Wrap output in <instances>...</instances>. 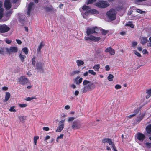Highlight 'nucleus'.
Masks as SVG:
<instances>
[{"label":"nucleus","mask_w":151,"mask_h":151,"mask_svg":"<svg viewBox=\"0 0 151 151\" xmlns=\"http://www.w3.org/2000/svg\"><path fill=\"white\" fill-rule=\"evenodd\" d=\"M88 73H89L88 72V71H86L83 74V76H88Z\"/></svg>","instance_id":"5fc2aeb1"},{"label":"nucleus","mask_w":151,"mask_h":151,"mask_svg":"<svg viewBox=\"0 0 151 151\" xmlns=\"http://www.w3.org/2000/svg\"><path fill=\"white\" fill-rule=\"evenodd\" d=\"M4 6L6 9L7 10H9L10 8L12 6V5L9 0H6L4 2Z\"/></svg>","instance_id":"dca6fc26"},{"label":"nucleus","mask_w":151,"mask_h":151,"mask_svg":"<svg viewBox=\"0 0 151 151\" xmlns=\"http://www.w3.org/2000/svg\"><path fill=\"white\" fill-rule=\"evenodd\" d=\"M109 4L106 1H101L95 4V5L100 8H104L108 6Z\"/></svg>","instance_id":"0eeeda50"},{"label":"nucleus","mask_w":151,"mask_h":151,"mask_svg":"<svg viewBox=\"0 0 151 151\" xmlns=\"http://www.w3.org/2000/svg\"><path fill=\"white\" fill-rule=\"evenodd\" d=\"M4 53V48L2 47H0V54L3 55Z\"/></svg>","instance_id":"a19ab883"},{"label":"nucleus","mask_w":151,"mask_h":151,"mask_svg":"<svg viewBox=\"0 0 151 151\" xmlns=\"http://www.w3.org/2000/svg\"><path fill=\"white\" fill-rule=\"evenodd\" d=\"M19 106L21 108H24L26 107L27 106V105L25 104H19Z\"/></svg>","instance_id":"ea45409f"},{"label":"nucleus","mask_w":151,"mask_h":151,"mask_svg":"<svg viewBox=\"0 0 151 151\" xmlns=\"http://www.w3.org/2000/svg\"><path fill=\"white\" fill-rule=\"evenodd\" d=\"M43 130L46 131H48L49 130V128L47 127H44L43 129Z\"/></svg>","instance_id":"603ef678"},{"label":"nucleus","mask_w":151,"mask_h":151,"mask_svg":"<svg viewBox=\"0 0 151 151\" xmlns=\"http://www.w3.org/2000/svg\"><path fill=\"white\" fill-rule=\"evenodd\" d=\"M115 88L116 89H120L121 88V86L119 84H117L115 86Z\"/></svg>","instance_id":"37998d69"},{"label":"nucleus","mask_w":151,"mask_h":151,"mask_svg":"<svg viewBox=\"0 0 151 151\" xmlns=\"http://www.w3.org/2000/svg\"><path fill=\"white\" fill-rule=\"evenodd\" d=\"M125 26H129L132 28H134V24L131 22H129L127 24H126Z\"/></svg>","instance_id":"f704fd0d"},{"label":"nucleus","mask_w":151,"mask_h":151,"mask_svg":"<svg viewBox=\"0 0 151 151\" xmlns=\"http://www.w3.org/2000/svg\"><path fill=\"white\" fill-rule=\"evenodd\" d=\"M136 11L137 12L140 13H141V14L142 13L144 12L143 11L139 9H137Z\"/></svg>","instance_id":"864d4df0"},{"label":"nucleus","mask_w":151,"mask_h":151,"mask_svg":"<svg viewBox=\"0 0 151 151\" xmlns=\"http://www.w3.org/2000/svg\"><path fill=\"white\" fill-rule=\"evenodd\" d=\"M14 106L11 107L9 109V111L11 112H16V110L14 109Z\"/></svg>","instance_id":"4c0bfd02"},{"label":"nucleus","mask_w":151,"mask_h":151,"mask_svg":"<svg viewBox=\"0 0 151 151\" xmlns=\"http://www.w3.org/2000/svg\"><path fill=\"white\" fill-rule=\"evenodd\" d=\"M100 68V65L99 64H97L95 65L94 66H93V68L95 71H98L99 70Z\"/></svg>","instance_id":"b1692460"},{"label":"nucleus","mask_w":151,"mask_h":151,"mask_svg":"<svg viewBox=\"0 0 151 151\" xmlns=\"http://www.w3.org/2000/svg\"><path fill=\"white\" fill-rule=\"evenodd\" d=\"M114 78L113 76L111 74H109L107 77V78L110 81H112Z\"/></svg>","instance_id":"7c9ffc66"},{"label":"nucleus","mask_w":151,"mask_h":151,"mask_svg":"<svg viewBox=\"0 0 151 151\" xmlns=\"http://www.w3.org/2000/svg\"><path fill=\"white\" fill-rule=\"evenodd\" d=\"M100 37H96L93 35H91L87 37L86 36L84 38L85 40L86 41L94 42H98L100 40Z\"/></svg>","instance_id":"423d86ee"},{"label":"nucleus","mask_w":151,"mask_h":151,"mask_svg":"<svg viewBox=\"0 0 151 151\" xmlns=\"http://www.w3.org/2000/svg\"><path fill=\"white\" fill-rule=\"evenodd\" d=\"M145 115V112L142 113L140 115H139V116L138 117V120L139 121H141L142 120L143 118L144 117Z\"/></svg>","instance_id":"bb28decb"},{"label":"nucleus","mask_w":151,"mask_h":151,"mask_svg":"<svg viewBox=\"0 0 151 151\" xmlns=\"http://www.w3.org/2000/svg\"><path fill=\"white\" fill-rule=\"evenodd\" d=\"M22 50L23 52L26 55H27L28 53V49L27 47H24L22 49Z\"/></svg>","instance_id":"c9c22d12"},{"label":"nucleus","mask_w":151,"mask_h":151,"mask_svg":"<svg viewBox=\"0 0 151 151\" xmlns=\"http://www.w3.org/2000/svg\"><path fill=\"white\" fill-rule=\"evenodd\" d=\"M18 118L19 119L20 121L23 122L24 120L26 119V116H20L18 117Z\"/></svg>","instance_id":"cd10ccee"},{"label":"nucleus","mask_w":151,"mask_h":151,"mask_svg":"<svg viewBox=\"0 0 151 151\" xmlns=\"http://www.w3.org/2000/svg\"><path fill=\"white\" fill-rule=\"evenodd\" d=\"M81 13L84 18H86L90 14H98V11L95 9H91L90 7L86 5H84L80 9Z\"/></svg>","instance_id":"f257e3e1"},{"label":"nucleus","mask_w":151,"mask_h":151,"mask_svg":"<svg viewBox=\"0 0 151 151\" xmlns=\"http://www.w3.org/2000/svg\"><path fill=\"white\" fill-rule=\"evenodd\" d=\"M8 89V88L6 86H4L2 87V89L3 91H6Z\"/></svg>","instance_id":"052dcab7"},{"label":"nucleus","mask_w":151,"mask_h":151,"mask_svg":"<svg viewBox=\"0 0 151 151\" xmlns=\"http://www.w3.org/2000/svg\"><path fill=\"white\" fill-rule=\"evenodd\" d=\"M39 137L38 136H35L34 137L33 141L34 144L36 145L37 144V141L39 139Z\"/></svg>","instance_id":"473e14b6"},{"label":"nucleus","mask_w":151,"mask_h":151,"mask_svg":"<svg viewBox=\"0 0 151 151\" xmlns=\"http://www.w3.org/2000/svg\"><path fill=\"white\" fill-rule=\"evenodd\" d=\"M4 9H0V22L2 21H5L8 20L13 12L12 10H7L4 15Z\"/></svg>","instance_id":"f03ea898"},{"label":"nucleus","mask_w":151,"mask_h":151,"mask_svg":"<svg viewBox=\"0 0 151 151\" xmlns=\"http://www.w3.org/2000/svg\"><path fill=\"white\" fill-rule=\"evenodd\" d=\"M145 145L147 147L150 148L151 147V143L147 142L145 143Z\"/></svg>","instance_id":"c03bdc74"},{"label":"nucleus","mask_w":151,"mask_h":151,"mask_svg":"<svg viewBox=\"0 0 151 151\" xmlns=\"http://www.w3.org/2000/svg\"><path fill=\"white\" fill-rule=\"evenodd\" d=\"M5 50L7 53H11L17 52L18 49L17 47L14 46L11 47L9 48H6Z\"/></svg>","instance_id":"9b49d317"},{"label":"nucleus","mask_w":151,"mask_h":151,"mask_svg":"<svg viewBox=\"0 0 151 151\" xmlns=\"http://www.w3.org/2000/svg\"><path fill=\"white\" fill-rule=\"evenodd\" d=\"M102 34L105 35L107 33V32L106 31L102 30Z\"/></svg>","instance_id":"e2e57ef3"},{"label":"nucleus","mask_w":151,"mask_h":151,"mask_svg":"<svg viewBox=\"0 0 151 151\" xmlns=\"http://www.w3.org/2000/svg\"><path fill=\"white\" fill-rule=\"evenodd\" d=\"M35 57H34L32 60V64L34 65H35Z\"/></svg>","instance_id":"a18cd8bd"},{"label":"nucleus","mask_w":151,"mask_h":151,"mask_svg":"<svg viewBox=\"0 0 151 151\" xmlns=\"http://www.w3.org/2000/svg\"><path fill=\"white\" fill-rule=\"evenodd\" d=\"M147 45L148 47H151V42H150L147 43Z\"/></svg>","instance_id":"774afa93"},{"label":"nucleus","mask_w":151,"mask_h":151,"mask_svg":"<svg viewBox=\"0 0 151 151\" xmlns=\"http://www.w3.org/2000/svg\"><path fill=\"white\" fill-rule=\"evenodd\" d=\"M64 125L59 124V125L56 130V132H61L64 128Z\"/></svg>","instance_id":"aec40b11"},{"label":"nucleus","mask_w":151,"mask_h":151,"mask_svg":"<svg viewBox=\"0 0 151 151\" xmlns=\"http://www.w3.org/2000/svg\"><path fill=\"white\" fill-rule=\"evenodd\" d=\"M134 53L138 57H141V56L140 54L137 51H135Z\"/></svg>","instance_id":"de8ad7c7"},{"label":"nucleus","mask_w":151,"mask_h":151,"mask_svg":"<svg viewBox=\"0 0 151 151\" xmlns=\"http://www.w3.org/2000/svg\"><path fill=\"white\" fill-rule=\"evenodd\" d=\"M45 10L47 12H51L54 11V9L51 5H49L48 6H46L44 7Z\"/></svg>","instance_id":"6ab92c4d"},{"label":"nucleus","mask_w":151,"mask_h":151,"mask_svg":"<svg viewBox=\"0 0 151 151\" xmlns=\"http://www.w3.org/2000/svg\"><path fill=\"white\" fill-rule=\"evenodd\" d=\"M137 42H133L132 43V46L133 47L136 46L137 45Z\"/></svg>","instance_id":"bf43d9fd"},{"label":"nucleus","mask_w":151,"mask_h":151,"mask_svg":"<svg viewBox=\"0 0 151 151\" xmlns=\"http://www.w3.org/2000/svg\"><path fill=\"white\" fill-rule=\"evenodd\" d=\"M76 63L77 65L78 66H80L81 65H83L84 63L83 61L78 60L76 61Z\"/></svg>","instance_id":"393cba45"},{"label":"nucleus","mask_w":151,"mask_h":151,"mask_svg":"<svg viewBox=\"0 0 151 151\" xmlns=\"http://www.w3.org/2000/svg\"><path fill=\"white\" fill-rule=\"evenodd\" d=\"M105 52L109 53L111 55H114L115 53L114 50L110 47L106 48L105 50Z\"/></svg>","instance_id":"4468645a"},{"label":"nucleus","mask_w":151,"mask_h":151,"mask_svg":"<svg viewBox=\"0 0 151 151\" xmlns=\"http://www.w3.org/2000/svg\"><path fill=\"white\" fill-rule=\"evenodd\" d=\"M137 138L139 140L143 141L145 139V135L141 133L138 132L137 134Z\"/></svg>","instance_id":"2eb2a0df"},{"label":"nucleus","mask_w":151,"mask_h":151,"mask_svg":"<svg viewBox=\"0 0 151 151\" xmlns=\"http://www.w3.org/2000/svg\"><path fill=\"white\" fill-rule=\"evenodd\" d=\"M44 46V44L43 43V42H41L37 49V51L39 52L40 51L41 49Z\"/></svg>","instance_id":"c85d7f7f"},{"label":"nucleus","mask_w":151,"mask_h":151,"mask_svg":"<svg viewBox=\"0 0 151 151\" xmlns=\"http://www.w3.org/2000/svg\"><path fill=\"white\" fill-rule=\"evenodd\" d=\"M10 94L9 92H6L5 93V98L4 99V102L7 101L10 97Z\"/></svg>","instance_id":"412c9836"},{"label":"nucleus","mask_w":151,"mask_h":151,"mask_svg":"<svg viewBox=\"0 0 151 151\" xmlns=\"http://www.w3.org/2000/svg\"><path fill=\"white\" fill-rule=\"evenodd\" d=\"M5 41H6V43H7V44H10L12 42V41L11 40H10L8 39H6V40Z\"/></svg>","instance_id":"6e6d98bb"},{"label":"nucleus","mask_w":151,"mask_h":151,"mask_svg":"<svg viewBox=\"0 0 151 151\" xmlns=\"http://www.w3.org/2000/svg\"><path fill=\"white\" fill-rule=\"evenodd\" d=\"M18 80L19 83L22 85L26 84L29 81L28 79L25 76H21L19 78Z\"/></svg>","instance_id":"1a4fd4ad"},{"label":"nucleus","mask_w":151,"mask_h":151,"mask_svg":"<svg viewBox=\"0 0 151 151\" xmlns=\"http://www.w3.org/2000/svg\"><path fill=\"white\" fill-rule=\"evenodd\" d=\"M98 30V28L96 27L95 26L87 28L86 32L87 35L89 36L91 34L97 32Z\"/></svg>","instance_id":"39448f33"},{"label":"nucleus","mask_w":151,"mask_h":151,"mask_svg":"<svg viewBox=\"0 0 151 151\" xmlns=\"http://www.w3.org/2000/svg\"><path fill=\"white\" fill-rule=\"evenodd\" d=\"M10 29L5 24H0V33H4L8 32Z\"/></svg>","instance_id":"9d476101"},{"label":"nucleus","mask_w":151,"mask_h":151,"mask_svg":"<svg viewBox=\"0 0 151 151\" xmlns=\"http://www.w3.org/2000/svg\"><path fill=\"white\" fill-rule=\"evenodd\" d=\"M34 4L33 3L31 2L29 4L28 6L27 15L29 16L31 12H32V10L34 9Z\"/></svg>","instance_id":"ddd939ff"},{"label":"nucleus","mask_w":151,"mask_h":151,"mask_svg":"<svg viewBox=\"0 0 151 151\" xmlns=\"http://www.w3.org/2000/svg\"><path fill=\"white\" fill-rule=\"evenodd\" d=\"M36 99L37 98L36 97L33 96L31 97H28L25 99V100L27 101H29L32 99Z\"/></svg>","instance_id":"c756f323"},{"label":"nucleus","mask_w":151,"mask_h":151,"mask_svg":"<svg viewBox=\"0 0 151 151\" xmlns=\"http://www.w3.org/2000/svg\"><path fill=\"white\" fill-rule=\"evenodd\" d=\"M139 39L140 43L142 44H145L148 41L146 37L143 36H140Z\"/></svg>","instance_id":"f3484780"},{"label":"nucleus","mask_w":151,"mask_h":151,"mask_svg":"<svg viewBox=\"0 0 151 151\" xmlns=\"http://www.w3.org/2000/svg\"><path fill=\"white\" fill-rule=\"evenodd\" d=\"M146 129L148 134H151V124L147 125L146 127Z\"/></svg>","instance_id":"4be33fe9"},{"label":"nucleus","mask_w":151,"mask_h":151,"mask_svg":"<svg viewBox=\"0 0 151 151\" xmlns=\"http://www.w3.org/2000/svg\"><path fill=\"white\" fill-rule=\"evenodd\" d=\"M19 56L21 61L23 62L24 61V59L26 58V56L25 55H22L21 53L20 54Z\"/></svg>","instance_id":"a878e982"},{"label":"nucleus","mask_w":151,"mask_h":151,"mask_svg":"<svg viewBox=\"0 0 151 151\" xmlns=\"http://www.w3.org/2000/svg\"><path fill=\"white\" fill-rule=\"evenodd\" d=\"M63 134H60L59 136L57 137V139H63Z\"/></svg>","instance_id":"8fccbe9b"},{"label":"nucleus","mask_w":151,"mask_h":151,"mask_svg":"<svg viewBox=\"0 0 151 151\" xmlns=\"http://www.w3.org/2000/svg\"><path fill=\"white\" fill-rule=\"evenodd\" d=\"M65 121V119L61 120L59 122V124H62V125H64V123Z\"/></svg>","instance_id":"09e8293b"},{"label":"nucleus","mask_w":151,"mask_h":151,"mask_svg":"<svg viewBox=\"0 0 151 151\" xmlns=\"http://www.w3.org/2000/svg\"><path fill=\"white\" fill-rule=\"evenodd\" d=\"M88 72L89 73L93 76H95L96 75V72L94 71L93 70H88Z\"/></svg>","instance_id":"72a5a7b5"},{"label":"nucleus","mask_w":151,"mask_h":151,"mask_svg":"<svg viewBox=\"0 0 151 151\" xmlns=\"http://www.w3.org/2000/svg\"><path fill=\"white\" fill-rule=\"evenodd\" d=\"M82 78H80L79 76H77L75 79L74 82L76 84L79 85L82 82Z\"/></svg>","instance_id":"a211bd4d"},{"label":"nucleus","mask_w":151,"mask_h":151,"mask_svg":"<svg viewBox=\"0 0 151 151\" xmlns=\"http://www.w3.org/2000/svg\"><path fill=\"white\" fill-rule=\"evenodd\" d=\"M70 87L73 89H75L76 88V86L75 85L72 84L70 85Z\"/></svg>","instance_id":"13d9d810"},{"label":"nucleus","mask_w":151,"mask_h":151,"mask_svg":"<svg viewBox=\"0 0 151 151\" xmlns=\"http://www.w3.org/2000/svg\"><path fill=\"white\" fill-rule=\"evenodd\" d=\"M138 113L137 110H135V113L134 114L130 115L127 116V117L129 118H131L134 116L136 114Z\"/></svg>","instance_id":"2f4dec72"},{"label":"nucleus","mask_w":151,"mask_h":151,"mask_svg":"<svg viewBox=\"0 0 151 151\" xmlns=\"http://www.w3.org/2000/svg\"><path fill=\"white\" fill-rule=\"evenodd\" d=\"M75 118L74 117H70L68 118V121L69 122H72L75 119Z\"/></svg>","instance_id":"79ce46f5"},{"label":"nucleus","mask_w":151,"mask_h":151,"mask_svg":"<svg viewBox=\"0 0 151 151\" xmlns=\"http://www.w3.org/2000/svg\"><path fill=\"white\" fill-rule=\"evenodd\" d=\"M79 70H77L76 71H74L72 72L71 74L72 76H73L76 74H78L80 73Z\"/></svg>","instance_id":"e433bc0d"},{"label":"nucleus","mask_w":151,"mask_h":151,"mask_svg":"<svg viewBox=\"0 0 151 151\" xmlns=\"http://www.w3.org/2000/svg\"><path fill=\"white\" fill-rule=\"evenodd\" d=\"M16 41L18 44L21 45L22 44V41L20 40L17 39Z\"/></svg>","instance_id":"3c124183"},{"label":"nucleus","mask_w":151,"mask_h":151,"mask_svg":"<svg viewBox=\"0 0 151 151\" xmlns=\"http://www.w3.org/2000/svg\"><path fill=\"white\" fill-rule=\"evenodd\" d=\"M50 138V136L49 135L47 136L45 138V139L46 140H47Z\"/></svg>","instance_id":"338daca9"},{"label":"nucleus","mask_w":151,"mask_h":151,"mask_svg":"<svg viewBox=\"0 0 151 151\" xmlns=\"http://www.w3.org/2000/svg\"><path fill=\"white\" fill-rule=\"evenodd\" d=\"M96 0H87L86 3L87 4H92Z\"/></svg>","instance_id":"58836bf2"},{"label":"nucleus","mask_w":151,"mask_h":151,"mask_svg":"<svg viewBox=\"0 0 151 151\" xmlns=\"http://www.w3.org/2000/svg\"><path fill=\"white\" fill-rule=\"evenodd\" d=\"M105 70L106 71H108L109 70L110 68L109 65H106L105 67Z\"/></svg>","instance_id":"49530a36"},{"label":"nucleus","mask_w":151,"mask_h":151,"mask_svg":"<svg viewBox=\"0 0 151 151\" xmlns=\"http://www.w3.org/2000/svg\"><path fill=\"white\" fill-rule=\"evenodd\" d=\"M147 94L146 98V99H148L151 96V89L147 90L146 91Z\"/></svg>","instance_id":"5701e85b"},{"label":"nucleus","mask_w":151,"mask_h":151,"mask_svg":"<svg viewBox=\"0 0 151 151\" xmlns=\"http://www.w3.org/2000/svg\"><path fill=\"white\" fill-rule=\"evenodd\" d=\"M81 124L79 121H74L73 123L72 127L73 128L79 129L81 127Z\"/></svg>","instance_id":"f8f14e48"},{"label":"nucleus","mask_w":151,"mask_h":151,"mask_svg":"<svg viewBox=\"0 0 151 151\" xmlns=\"http://www.w3.org/2000/svg\"><path fill=\"white\" fill-rule=\"evenodd\" d=\"M83 84L84 86L83 90V93H86L89 89L94 88V87L93 88L92 86H94L93 83H91L89 81L85 80L83 81Z\"/></svg>","instance_id":"7ed1b4c3"},{"label":"nucleus","mask_w":151,"mask_h":151,"mask_svg":"<svg viewBox=\"0 0 151 151\" xmlns=\"http://www.w3.org/2000/svg\"><path fill=\"white\" fill-rule=\"evenodd\" d=\"M79 93V92L78 90H76L74 92V94L75 95L77 96L78 95Z\"/></svg>","instance_id":"4d7b16f0"},{"label":"nucleus","mask_w":151,"mask_h":151,"mask_svg":"<svg viewBox=\"0 0 151 151\" xmlns=\"http://www.w3.org/2000/svg\"><path fill=\"white\" fill-rule=\"evenodd\" d=\"M70 106L69 105H66L65 107V109L66 110H68L70 109Z\"/></svg>","instance_id":"0e129e2a"},{"label":"nucleus","mask_w":151,"mask_h":151,"mask_svg":"<svg viewBox=\"0 0 151 151\" xmlns=\"http://www.w3.org/2000/svg\"><path fill=\"white\" fill-rule=\"evenodd\" d=\"M142 52L144 54H145L148 53L146 49H144L143 50Z\"/></svg>","instance_id":"69168bd1"},{"label":"nucleus","mask_w":151,"mask_h":151,"mask_svg":"<svg viewBox=\"0 0 151 151\" xmlns=\"http://www.w3.org/2000/svg\"><path fill=\"white\" fill-rule=\"evenodd\" d=\"M116 14V12L115 10L112 9L107 12L106 15L109 19L112 21L115 19Z\"/></svg>","instance_id":"20e7f679"},{"label":"nucleus","mask_w":151,"mask_h":151,"mask_svg":"<svg viewBox=\"0 0 151 151\" xmlns=\"http://www.w3.org/2000/svg\"><path fill=\"white\" fill-rule=\"evenodd\" d=\"M102 142L103 143H108L110 145H112V148L114 151H117L116 150V147L114 145L112 141V140L109 138H105L102 140Z\"/></svg>","instance_id":"6e6552de"},{"label":"nucleus","mask_w":151,"mask_h":151,"mask_svg":"<svg viewBox=\"0 0 151 151\" xmlns=\"http://www.w3.org/2000/svg\"><path fill=\"white\" fill-rule=\"evenodd\" d=\"M67 116V115L65 114H63L62 115V118H64Z\"/></svg>","instance_id":"680f3d73"}]
</instances>
